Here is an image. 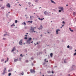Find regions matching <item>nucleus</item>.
<instances>
[{
    "label": "nucleus",
    "mask_w": 76,
    "mask_h": 76,
    "mask_svg": "<svg viewBox=\"0 0 76 76\" xmlns=\"http://www.w3.org/2000/svg\"><path fill=\"white\" fill-rule=\"evenodd\" d=\"M67 47L68 48H70V46L68 45L67 46Z\"/></svg>",
    "instance_id": "nucleus-26"
},
{
    "label": "nucleus",
    "mask_w": 76,
    "mask_h": 76,
    "mask_svg": "<svg viewBox=\"0 0 76 76\" xmlns=\"http://www.w3.org/2000/svg\"><path fill=\"white\" fill-rule=\"evenodd\" d=\"M11 75V73H9L8 74L9 76H10Z\"/></svg>",
    "instance_id": "nucleus-18"
},
{
    "label": "nucleus",
    "mask_w": 76,
    "mask_h": 76,
    "mask_svg": "<svg viewBox=\"0 0 76 76\" xmlns=\"http://www.w3.org/2000/svg\"><path fill=\"white\" fill-rule=\"evenodd\" d=\"M34 45H37L36 44H34Z\"/></svg>",
    "instance_id": "nucleus-47"
},
{
    "label": "nucleus",
    "mask_w": 76,
    "mask_h": 76,
    "mask_svg": "<svg viewBox=\"0 0 76 76\" xmlns=\"http://www.w3.org/2000/svg\"><path fill=\"white\" fill-rule=\"evenodd\" d=\"M28 4L29 5H30V4H31V3L30 2H29L28 3Z\"/></svg>",
    "instance_id": "nucleus-22"
},
{
    "label": "nucleus",
    "mask_w": 76,
    "mask_h": 76,
    "mask_svg": "<svg viewBox=\"0 0 76 76\" xmlns=\"http://www.w3.org/2000/svg\"><path fill=\"white\" fill-rule=\"evenodd\" d=\"M3 40H6V39L5 38H3Z\"/></svg>",
    "instance_id": "nucleus-35"
},
{
    "label": "nucleus",
    "mask_w": 76,
    "mask_h": 76,
    "mask_svg": "<svg viewBox=\"0 0 76 76\" xmlns=\"http://www.w3.org/2000/svg\"><path fill=\"white\" fill-rule=\"evenodd\" d=\"M64 63H66V61H65V60L64 61Z\"/></svg>",
    "instance_id": "nucleus-51"
},
{
    "label": "nucleus",
    "mask_w": 76,
    "mask_h": 76,
    "mask_svg": "<svg viewBox=\"0 0 76 76\" xmlns=\"http://www.w3.org/2000/svg\"><path fill=\"white\" fill-rule=\"evenodd\" d=\"M16 50V48H15V47H13V48L12 50V52Z\"/></svg>",
    "instance_id": "nucleus-6"
},
{
    "label": "nucleus",
    "mask_w": 76,
    "mask_h": 76,
    "mask_svg": "<svg viewBox=\"0 0 76 76\" xmlns=\"http://www.w3.org/2000/svg\"><path fill=\"white\" fill-rule=\"evenodd\" d=\"M10 72V70H8V72Z\"/></svg>",
    "instance_id": "nucleus-46"
},
{
    "label": "nucleus",
    "mask_w": 76,
    "mask_h": 76,
    "mask_svg": "<svg viewBox=\"0 0 76 76\" xmlns=\"http://www.w3.org/2000/svg\"><path fill=\"white\" fill-rule=\"evenodd\" d=\"M53 56V53H51L50 54V56L51 57H52V56Z\"/></svg>",
    "instance_id": "nucleus-15"
},
{
    "label": "nucleus",
    "mask_w": 76,
    "mask_h": 76,
    "mask_svg": "<svg viewBox=\"0 0 76 76\" xmlns=\"http://www.w3.org/2000/svg\"><path fill=\"white\" fill-rule=\"evenodd\" d=\"M33 16H30V19H31L32 18H33Z\"/></svg>",
    "instance_id": "nucleus-30"
},
{
    "label": "nucleus",
    "mask_w": 76,
    "mask_h": 76,
    "mask_svg": "<svg viewBox=\"0 0 76 76\" xmlns=\"http://www.w3.org/2000/svg\"><path fill=\"white\" fill-rule=\"evenodd\" d=\"M4 60V59H2L1 60V62H3Z\"/></svg>",
    "instance_id": "nucleus-19"
},
{
    "label": "nucleus",
    "mask_w": 76,
    "mask_h": 76,
    "mask_svg": "<svg viewBox=\"0 0 76 76\" xmlns=\"http://www.w3.org/2000/svg\"><path fill=\"white\" fill-rule=\"evenodd\" d=\"M69 29L70 30V31L72 30V29H71V28H69Z\"/></svg>",
    "instance_id": "nucleus-39"
},
{
    "label": "nucleus",
    "mask_w": 76,
    "mask_h": 76,
    "mask_svg": "<svg viewBox=\"0 0 76 76\" xmlns=\"http://www.w3.org/2000/svg\"><path fill=\"white\" fill-rule=\"evenodd\" d=\"M44 14L45 15H47L48 14V12L47 11H45L44 12Z\"/></svg>",
    "instance_id": "nucleus-8"
},
{
    "label": "nucleus",
    "mask_w": 76,
    "mask_h": 76,
    "mask_svg": "<svg viewBox=\"0 0 76 76\" xmlns=\"http://www.w3.org/2000/svg\"><path fill=\"white\" fill-rule=\"evenodd\" d=\"M52 76V75H49V76Z\"/></svg>",
    "instance_id": "nucleus-62"
},
{
    "label": "nucleus",
    "mask_w": 76,
    "mask_h": 76,
    "mask_svg": "<svg viewBox=\"0 0 76 76\" xmlns=\"http://www.w3.org/2000/svg\"><path fill=\"white\" fill-rule=\"evenodd\" d=\"M15 26L14 23H13L12 25H11V27H12V26Z\"/></svg>",
    "instance_id": "nucleus-14"
},
{
    "label": "nucleus",
    "mask_w": 76,
    "mask_h": 76,
    "mask_svg": "<svg viewBox=\"0 0 76 76\" xmlns=\"http://www.w3.org/2000/svg\"><path fill=\"white\" fill-rule=\"evenodd\" d=\"M38 0H35V1L36 2H38Z\"/></svg>",
    "instance_id": "nucleus-37"
},
{
    "label": "nucleus",
    "mask_w": 76,
    "mask_h": 76,
    "mask_svg": "<svg viewBox=\"0 0 76 76\" xmlns=\"http://www.w3.org/2000/svg\"><path fill=\"white\" fill-rule=\"evenodd\" d=\"M32 40V38L31 37L29 38L27 40V42L29 44L30 43H32L33 42V41H32L31 42V40Z\"/></svg>",
    "instance_id": "nucleus-1"
},
{
    "label": "nucleus",
    "mask_w": 76,
    "mask_h": 76,
    "mask_svg": "<svg viewBox=\"0 0 76 76\" xmlns=\"http://www.w3.org/2000/svg\"><path fill=\"white\" fill-rule=\"evenodd\" d=\"M26 34H28V33H26Z\"/></svg>",
    "instance_id": "nucleus-58"
},
{
    "label": "nucleus",
    "mask_w": 76,
    "mask_h": 76,
    "mask_svg": "<svg viewBox=\"0 0 76 76\" xmlns=\"http://www.w3.org/2000/svg\"><path fill=\"white\" fill-rule=\"evenodd\" d=\"M25 37H28V35H25Z\"/></svg>",
    "instance_id": "nucleus-43"
},
{
    "label": "nucleus",
    "mask_w": 76,
    "mask_h": 76,
    "mask_svg": "<svg viewBox=\"0 0 76 76\" xmlns=\"http://www.w3.org/2000/svg\"><path fill=\"white\" fill-rule=\"evenodd\" d=\"M8 60H9V58H7V61H8Z\"/></svg>",
    "instance_id": "nucleus-33"
},
{
    "label": "nucleus",
    "mask_w": 76,
    "mask_h": 76,
    "mask_svg": "<svg viewBox=\"0 0 76 76\" xmlns=\"http://www.w3.org/2000/svg\"><path fill=\"white\" fill-rule=\"evenodd\" d=\"M71 31L72 32H73V30H71V31Z\"/></svg>",
    "instance_id": "nucleus-34"
},
{
    "label": "nucleus",
    "mask_w": 76,
    "mask_h": 76,
    "mask_svg": "<svg viewBox=\"0 0 76 76\" xmlns=\"http://www.w3.org/2000/svg\"><path fill=\"white\" fill-rule=\"evenodd\" d=\"M3 0H0L1 1H3Z\"/></svg>",
    "instance_id": "nucleus-53"
},
{
    "label": "nucleus",
    "mask_w": 76,
    "mask_h": 76,
    "mask_svg": "<svg viewBox=\"0 0 76 76\" xmlns=\"http://www.w3.org/2000/svg\"><path fill=\"white\" fill-rule=\"evenodd\" d=\"M4 71H5H5L6 70V68H4Z\"/></svg>",
    "instance_id": "nucleus-40"
},
{
    "label": "nucleus",
    "mask_w": 76,
    "mask_h": 76,
    "mask_svg": "<svg viewBox=\"0 0 76 76\" xmlns=\"http://www.w3.org/2000/svg\"><path fill=\"white\" fill-rule=\"evenodd\" d=\"M25 16H27V15H25Z\"/></svg>",
    "instance_id": "nucleus-55"
},
{
    "label": "nucleus",
    "mask_w": 76,
    "mask_h": 76,
    "mask_svg": "<svg viewBox=\"0 0 76 76\" xmlns=\"http://www.w3.org/2000/svg\"><path fill=\"white\" fill-rule=\"evenodd\" d=\"M23 23L24 24V26H25L26 25V23L25 22H23Z\"/></svg>",
    "instance_id": "nucleus-25"
},
{
    "label": "nucleus",
    "mask_w": 76,
    "mask_h": 76,
    "mask_svg": "<svg viewBox=\"0 0 76 76\" xmlns=\"http://www.w3.org/2000/svg\"><path fill=\"white\" fill-rule=\"evenodd\" d=\"M74 56H75L76 55V52L75 53H74Z\"/></svg>",
    "instance_id": "nucleus-29"
},
{
    "label": "nucleus",
    "mask_w": 76,
    "mask_h": 76,
    "mask_svg": "<svg viewBox=\"0 0 76 76\" xmlns=\"http://www.w3.org/2000/svg\"><path fill=\"white\" fill-rule=\"evenodd\" d=\"M38 19H39V20H43V19H44V18H43L42 19H41L40 18H38Z\"/></svg>",
    "instance_id": "nucleus-12"
},
{
    "label": "nucleus",
    "mask_w": 76,
    "mask_h": 76,
    "mask_svg": "<svg viewBox=\"0 0 76 76\" xmlns=\"http://www.w3.org/2000/svg\"><path fill=\"white\" fill-rule=\"evenodd\" d=\"M60 29H57L56 31V34H58V31H60Z\"/></svg>",
    "instance_id": "nucleus-10"
},
{
    "label": "nucleus",
    "mask_w": 76,
    "mask_h": 76,
    "mask_svg": "<svg viewBox=\"0 0 76 76\" xmlns=\"http://www.w3.org/2000/svg\"><path fill=\"white\" fill-rule=\"evenodd\" d=\"M8 13H9V14H10V12H8Z\"/></svg>",
    "instance_id": "nucleus-56"
},
{
    "label": "nucleus",
    "mask_w": 76,
    "mask_h": 76,
    "mask_svg": "<svg viewBox=\"0 0 76 76\" xmlns=\"http://www.w3.org/2000/svg\"><path fill=\"white\" fill-rule=\"evenodd\" d=\"M35 28H36V27H34H34H31V29H30V30L31 31V32H34V33H35L36 32V31H34V29Z\"/></svg>",
    "instance_id": "nucleus-2"
},
{
    "label": "nucleus",
    "mask_w": 76,
    "mask_h": 76,
    "mask_svg": "<svg viewBox=\"0 0 76 76\" xmlns=\"http://www.w3.org/2000/svg\"><path fill=\"white\" fill-rule=\"evenodd\" d=\"M31 60H34V58L33 57L31 58Z\"/></svg>",
    "instance_id": "nucleus-28"
},
{
    "label": "nucleus",
    "mask_w": 76,
    "mask_h": 76,
    "mask_svg": "<svg viewBox=\"0 0 76 76\" xmlns=\"http://www.w3.org/2000/svg\"><path fill=\"white\" fill-rule=\"evenodd\" d=\"M28 23H32L33 22V21H28Z\"/></svg>",
    "instance_id": "nucleus-17"
},
{
    "label": "nucleus",
    "mask_w": 76,
    "mask_h": 76,
    "mask_svg": "<svg viewBox=\"0 0 76 76\" xmlns=\"http://www.w3.org/2000/svg\"><path fill=\"white\" fill-rule=\"evenodd\" d=\"M42 34H41V37H42Z\"/></svg>",
    "instance_id": "nucleus-50"
},
{
    "label": "nucleus",
    "mask_w": 76,
    "mask_h": 76,
    "mask_svg": "<svg viewBox=\"0 0 76 76\" xmlns=\"http://www.w3.org/2000/svg\"><path fill=\"white\" fill-rule=\"evenodd\" d=\"M62 23H64V22L63 21Z\"/></svg>",
    "instance_id": "nucleus-41"
},
{
    "label": "nucleus",
    "mask_w": 76,
    "mask_h": 76,
    "mask_svg": "<svg viewBox=\"0 0 76 76\" xmlns=\"http://www.w3.org/2000/svg\"><path fill=\"white\" fill-rule=\"evenodd\" d=\"M18 61V59H15L14 60V61L15 62H16Z\"/></svg>",
    "instance_id": "nucleus-16"
},
{
    "label": "nucleus",
    "mask_w": 76,
    "mask_h": 76,
    "mask_svg": "<svg viewBox=\"0 0 76 76\" xmlns=\"http://www.w3.org/2000/svg\"><path fill=\"white\" fill-rule=\"evenodd\" d=\"M39 44V43H38V42H37V44Z\"/></svg>",
    "instance_id": "nucleus-52"
},
{
    "label": "nucleus",
    "mask_w": 76,
    "mask_h": 76,
    "mask_svg": "<svg viewBox=\"0 0 76 76\" xmlns=\"http://www.w3.org/2000/svg\"><path fill=\"white\" fill-rule=\"evenodd\" d=\"M75 14H76V13H75V12H74V13H73V15H74V16H75Z\"/></svg>",
    "instance_id": "nucleus-24"
},
{
    "label": "nucleus",
    "mask_w": 76,
    "mask_h": 76,
    "mask_svg": "<svg viewBox=\"0 0 76 76\" xmlns=\"http://www.w3.org/2000/svg\"><path fill=\"white\" fill-rule=\"evenodd\" d=\"M7 35V34H4V37H5V36H6Z\"/></svg>",
    "instance_id": "nucleus-42"
},
{
    "label": "nucleus",
    "mask_w": 76,
    "mask_h": 76,
    "mask_svg": "<svg viewBox=\"0 0 76 76\" xmlns=\"http://www.w3.org/2000/svg\"><path fill=\"white\" fill-rule=\"evenodd\" d=\"M68 6V5H66V6Z\"/></svg>",
    "instance_id": "nucleus-63"
},
{
    "label": "nucleus",
    "mask_w": 76,
    "mask_h": 76,
    "mask_svg": "<svg viewBox=\"0 0 76 76\" xmlns=\"http://www.w3.org/2000/svg\"><path fill=\"white\" fill-rule=\"evenodd\" d=\"M59 12H61V10H59Z\"/></svg>",
    "instance_id": "nucleus-36"
},
{
    "label": "nucleus",
    "mask_w": 76,
    "mask_h": 76,
    "mask_svg": "<svg viewBox=\"0 0 76 76\" xmlns=\"http://www.w3.org/2000/svg\"><path fill=\"white\" fill-rule=\"evenodd\" d=\"M4 9V7H2L1 8V10H3Z\"/></svg>",
    "instance_id": "nucleus-20"
},
{
    "label": "nucleus",
    "mask_w": 76,
    "mask_h": 76,
    "mask_svg": "<svg viewBox=\"0 0 76 76\" xmlns=\"http://www.w3.org/2000/svg\"><path fill=\"white\" fill-rule=\"evenodd\" d=\"M7 62V61H5V63H6Z\"/></svg>",
    "instance_id": "nucleus-45"
},
{
    "label": "nucleus",
    "mask_w": 76,
    "mask_h": 76,
    "mask_svg": "<svg viewBox=\"0 0 76 76\" xmlns=\"http://www.w3.org/2000/svg\"><path fill=\"white\" fill-rule=\"evenodd\" d=\"M26 61L27 63H28V60H26Z\"/></svg>",
    "instance_id": "nucleus-32"
},
{
    "label": "nucleus",
    "mask_w": 76,
    "mask_h": 76,
    "mask_svg": "<svg viewBox=\"0 0 76 76\" xmlns=\"http://www.w3.org/2000/svg\"><path fill=\"white\" fill-rule=\"evenodd\" d=\"M43 28V27L42 26V25H41L40 27L39 28H38V29L39 30H40V29H42Z\"/></svg>",
    "instance_id": "nucleus-9"
},
{
    "label": "nucleus",
    "mask_w": 76,
    "mask_h": 76,
    "mask_svg": "<svg viewBox=\"0 0 76 76\" xmlns=\"http://www.w3.org/2000/svg\"><path fill=\"white\" fill-rule=\"evenodd\" d=\"M18 22L17 20H15V23H18Z\"/></svg>",
    "instance_id": "nucleus-23"
},
{
    "label": "nucleus",
    "mask_w": 76,
    "mask_h": 76,
    "mask_svg": "<svg viewBox=\"0 0 76 76\" xmlns=\"http://www.w3.org/2000/svg\"><path fill=\"white\" fill-rule=\"evenodd\" d=\"M20 56H21L22 57H23V56H22V54H20Z\"/></svg>",
    "instance_id": "nucleus-31"
},
{
    "label": "nucleus",
    "mask_w": 76,
    "mask_h": 76,
    "mask_svg": "<svg viewBox=\"0 0 76 76\" xmlns=\"http://www.w3.org/2000/svg\"><path fill=\"white\" fill-rule=\"evenodd\" d=\"M75 52H76V50H75Z\"/></svg>",
    "instance_id": "nucleus-57"
},
{
    "label": "nucleus",
    "mask_w": 76,
    "mask_h": 76,
    "mask_svg": "<svg viewBox=\"0 0 76 76\" xmlns=\"http://www.w3.org/2000/svg\"><path fill=\"white\" fill-rule=\"evenodd\" d=\"M24 39H27V37H25V38H24Z\"/></svg>",
    "instance_id": "nucleus-27"
},
{
    "label": "nucleus",
    "mask_w": 76,
    "mask_h": 76,
    "mask_svg": "<svg viewBox=\"0 0 76 76\" xmlns=\"http://www.w3.org/2000/svg\"><path fill=\"white\" fill-rule=\"evenodd\" d=\"M30 72L31 73H35V71L34 69H30Z\"/></svg>",
    "instance_id": "nucleus-4"
},
{
    "label": "nucleus",
    "mask_w": 76,
    "mask_h": 76,
    "mask_svg": "<svg viewBox=\"0 0 76 76\" xmlns=\"http://www.w3.org/2000/svg\"><path fill=\"white\" fill-rule=\"evenodd\" d=\"M27 8H26V10H27Z\"/></svg>",
    "instance_id": "nucleus-59"
},
{
    "label": "nucleus",
    "mask_w": 76,
    "mask_h": 76,
    "mask_svg": "<svg viewBox=\"0 0 76 76\" xmlns=\"http://www.w3.org/2000/svg\"><path fill=\"white\" fill-rule=\"evenodd\" d=\"M22 42H23V39H21L20 40V41L19 42V45H23Z\"/></svg>",
    "instance_id": "nucleus-3"
},
{
    "label": "nucleus",
    "mask_w": 76,
    "mask_h": 76,
    "mask_svg": "<svg viewBox=\"0 0 76 76\" xmlns=\"http://www.w3.org/2000/svg\"><path fill=\"white\" fill-rule=\"evenodd\" d=\"M68 76H70V75L69 74L68 75Z\"/></svg>",
    "instance_id": "nucleus-48"
},
{
    "label": "nucleus",
    "mask_w": 76,
    "mask_h": 76,
    "mask_svg": "<svg viewBox=\"0 0 76 76\" xmlns=\"http://www.w3.org/2000/svg\"><path fill=\"white\" fill-rule=\"evenodd\" d=\"M61 28H62V27H61Z\"/></svg>",
    "instance_id": "nucleus-60"
},
{
    "label": "nucleus",
    "mask_w": 76,
    "mask_h": 76,
    "mask_svg": "<svg viewBox=\"0 0 76 76\" xmlns=\"http://www.w3.org/2000/svg\"><path fill=\"white\" fill-rule=\"evenodd\" d=\"M32 6H33V4H32Z\"/></svg>",
    "instance_id": "nucleus-64"
},
{
    "label": "nucleus",
    "mask_w": 76,
    "mask_h": 76,
    "mask_svg": "<svg viewBox=\"0 0 76 76\" xmlns=\"http://www.w3.org/2000/svg\"><path fill=\"white\" fill-rule=\"evenodd\" d=\"M63 26H64V25H62V27H63Z\"/></svg>",
    "instance_id": "nucleus-54"
},
{
    "label": "nucleus",
    "mask_w": 76,
    "mask_h": 76,
    "mask_svg": "<svg viewBox=\"0 0 76 76\" xmlns=\"http://www.w3.org/2000/svg\"><path fill=\"white\" fill-rule=\"evenodd\" d=\"M31 65H32V66H33L34 65V64H33V63H32L31 64Z\"/></svg>",
    "instance_id": "nucleus-38"
},
{
    "label": "nucleus",
    "mask_w": 76,
    "mask_h": 76,
    "mask_svg": "<svg viewBox=\"0 0 76 76\" xmlns=\"http://www.w3.org/2000/svg\"><path fill=\"white\" fill-rule=\"evenodd\" d=\"M52 73L53 74L54 73V72H53V71L52 72Z\"/></svg>",
    "instance_id": "nucleus-44"
},
{
    "label": "nucleus",
    "mask_w": 76,
    "mask_h": 76,
    "mask_svg": "<svg viewBox=\"0 0 76 76\" xmlns=\"http://www.w3.org/2000/svg\"><path fill=\"white\" fill-rule=\"evenodd\" d=\"M17 52H18V50H17Z\"/></svg>",
    "instance_id": "nucleus-61"
},
{
    "label": "nucleus",
    "mask_w": 76,
    "mask_h": 76,
    "mask_svg": "<svg viewBox=\"0 0 76 76\" xmlns=\"http://www.w3.org/2000/svg\"><path fill=\"white\" fill-rule=\"evenodd\" d=\"M46 59H45V62H48V61H46Z\"/></svg>",
    "instance_id": "nucleus-21"
},
{
    "label": "nucleus",
    "mask_w": 76,
    "mask_h": 76,
    "mask_svg": "<svg viewBox=\"0 0 76 76\" xmlns=\"http://www.w3.org/2000/svg\"><path fill=\"white\" fill-rule=\"evenodd\" d=\"M19 6H21L22 5H20V4H19Z\"/></svg>",
    "instance_id": "nucleus-49"
},
{
    "label": "nucleus",
    "mask_w": 76,
    "mask_h": 76,
    "mask_svg": "<svg viewBox=\"0 0 76 76\" xmlns=\"http://www.w3.org/2000/svg\"><path fill=\"white\" fill-rule=\"evenodd\" d=\"M7 6L8 8L10 7V4H9V3H8L7 4Z\"/></svg>",
    "instance_id": "nucleus-7"
},
{
    "label": "nucleus",
    "mask_w": 76,
    "mask_h": 76,
    "mask_svg": "<svg viewBox=\"0 0 76 76\" xmlns=\"http://www.w3.org/2000/svg\"><path fill=\"white\" fill-rule=\"evenodd\" d=\"M58 8L59 10H60L61 11H63V7H59Z\"/></svg>",
    "instance_id": "nucleus-5"
},
{
    "label": "nucleus",
    "mask_w": 76,
    "mask_h": 76,
    "mask_svg": "<svg viewBox=\"0 0 76 76\" xmlns=\"http://www.w3.org/2000/svg\"><path fill=\"white\" fill-rule=\"evenodd\" d=\"M51 1L53 4H56V2L52 0H51Z\"/></svg>",
    "instance_id": "nucleus-11"
},
{
    "label": "nucleus",
    "mask_w": 76,
    "mask_h": 76,
    "mask_svg": "<svg viewBox=\"0 0 76 76\" xmlns=\"http://www.w3.org/2000/svg\"><path fill=\"white\" fill-rule=\"evenodd\" d=\"M6 73V72L5 70H4L3 71V73H2V74L4 75Z\"/></svg>",
    "instance_id": "nucleus-13"
}]
</instances>
